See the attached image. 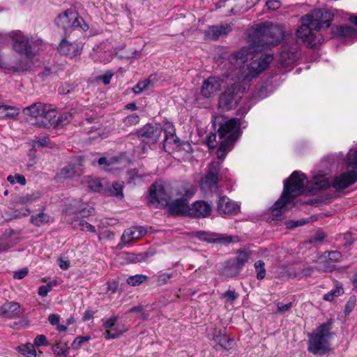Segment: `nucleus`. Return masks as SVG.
Listing matches in <instances>:
<instances>
[{
	"mask_svg": "<svg viewBox=\"0 0 357 357\" xmlns=\"http://www.w3.org/2000/svg\"><path fill=\"white\" fill-rule=\"evenodd\" d=\"M20 114V109L15 107L0 105V119L13 118Z\"/></svg>",
	"mask_w": 357,
	"mask_h": 357,
	"instance_id": "obj_32",
	"label": "nucleus"
},
{
	"mask_svg": "<svg viewBox=\"0 0 357 357\" xmlns=\"http://www.w3.org/2000/svg\"><path fill=\"white\" fill-rule=\"evenodd\" d=\"M231 31L228 24L220 26H211L207 31V37L211 40H217L220 36L227 35Z\"/></svg>",
	"mask_w": 357,
	"mask_h": 357,
	"instance_id": "obj_26",
	"label": "nucleus"
},
{
	"mask_svg": "<svg viewBox=\"0 0 357 357\" xmlns=\"http://www.w3.org/2000/svg\"><path fill=\"white\" fill-rule=\"evenodd\" d=\"M355 305H356V298L351 297L346 304L345 314H349L354 309Z\"/></svg>",
	"mask_w": 357,
	"mask_h": 357,
	"instance_id": "obj_58",
	"label": "nucleus"
},
{
	"mask_svg": "<svg viewBox=\"0 0 357 357\" xmlns=\"http://www.w3.org/2000/svg\"><path fill=\"white\" fill-rule=\"evenodd\" d=\"M238 126L236 119H232L220 126L218 135L221 141L217 151L219 159H223L227 153L231 150L234 142L238 137Z\"/></svg>",
	"mask_w": 357,
	"mask_h": 357,
	"instance_id": "obj_6",
	"label": "nucleus"
},
{
	"mask_svg": "<svg viewBox=\"0 0 357 357\" xmlns=\"http://www.w3.org/2000/svg\"><path fill=\"white\" fill-rule=\"evenodd\" d=\"M332 12L324 9H317L301 18V25L296 31L298 38L305 43L311 47H314L323 40L322 36L313 31H319L322 29L328 28L333 20Z\"/></svg>",
	"mask_w": 357,
	"mask_h": 357,
	"instance_id": "obj_3",
	"label": "nucleus"
},
{
	"mask_svg": "<svg viewBox=\"0 0 357 357\" xmlns=\"http://www.w3.org/2000/svg\"><path fill=\"white\" fill-rule=\"evenodd\" d=\"M73 119V115L70 112H63L56 119V121L53 123L54 127L65 126L70 123Z\"/></svg>",
	"mask_w": 357,
	"mask_h": 357,
	"instance_id": "obj_40",
	"label": "nucleus"
},
{
	"mask_svg": "<svg viewBox=\"0 0 357 357\" xmlns=\"http://www.w3.org/2000/svg\"><path fill=\"white\" fill-rule=\"evenodd\" d=\"M283 30L280 26L266 22L257 26L253 43L248 47L233 53L229 59L231 63H245L253 59L257 54L271 46L277 45L283 38Z\"/></svg>",
	"mask_w": 357,
	"mask_h": 357,
	"instance_id": "obj_2",
	"label": "nucleus"
},
{
	"mask_svg": "<svg viewBox=\"0 0 357 357\" xmlns=\"http://www.w3.org/2000/svg\"><path fill=\"white\" fill-rule=\"evenodd\" d=\"M152 82L150 78L144 79L142 82H138L133 88L132 91L135 94H139L145 90H148L149 89L150 85H151Z\"/></svg>",
	"mask_w": 357,
	"mask_h": 357,
	"instance_id": "obj_41",
	"label": "nucleus"
},
{
	"mask_svg": "<svg viewBox=\"0 0 357 357\" xmlns=\"http://www.w3.org/2000/svg\"><path fill=\"white\" fill-rule=\"evenodd\" d=\"M255 268L257 273V278L262 280L266 276L265 264L263 261L259 260L255 263Z\"/></svg>",
	"mask_w": 357,
	"mask_h": 357,
	"instance_id": "obj_43",
	"label": "nucleus"
},
{
	"mask_svg": "<svg viewBox=\"0 0 357 357\" xmlns=\"http://www.w3.org/2000/svg\"><path fill=\"white\" fill-rule=\"evenodd\" d=\"M20 306L17 303L8 302L0 307V314L8 319H15L21 314Z\"/></svg>",
	"mask_w": 357,
	"mask_h": 357,
	"instance_id": "obj_22",
	"label": "nucleus"
},
{
	"mask_svg": "<svg viewBox=\"0 0 357 357\" xmlns=\"http://www.w3.org/2000/svg\"><path fill=\"white\" fill-rule=\"evenodd\" d=\"M49 322L53 326H57L59 322V317L55 314H51L48 317Z\"/></svg>",
	"mask_w": 357,
	"mask_h": 357,
	"instance_id": "obj_62",
	"label": "nucleus"
},
{
	"mask_svg": "<svg viewBox=\"0 0 357 357\" xmlns=\"http://www.w3.org/2000/svg\"><path fill=\"white\" fill-rule=\"evenodd\" d=\"M82 182L83 184L94 192H99L102 188V185L98 179H93L91 176H84Z\"/></svg>",
	"mask_w": 357,
	"mask_h": 357,
	"instance_id": "obj_35",
	"label": "nucleus"
},
{
	"mask_svg": "<svg viewBox=\"0 0 357 357\" xmlns=\"http://www.w3.org/2000/svg\"><path fill=\"white\" fill-rule=\"evenodd\" d=\"M77 85L75 84H66L65 85L62 86L61 89V93H70L72 92H75L77 91Z\"/></svg>",
	"mask_w": 357,
	"mask_h": 357,
	"instance_id": "obj_54",
	"label": "nucleus"
},
{
	"mask_svg": "<svg viewBox=\"0 0 357 357\" xmlns=\"http://www.w3.org/2000/svg\"><path fill=\"white\" fill-rule=\"evenodd\" d=\"M195 192V187L189 183H182L176 189V195L189 199Z\"/></svg>",
	"mask_w": 357,
	"mask_h": 357,
	"instance_id": "obj_29",
	"label": "nucleus"
},
{
	"mask_svg": "<svg viewBox=\"0 0 357 357\" xmlns=\"http://www.w3.org/2000/svg\"><path fill=\"white\" fill-rule=\"evenodd\" d=\"M344 294V289L342 285L336 283L334 289L331 290L328 293L326 294L324 299L327 301H332L335 298L338 297Z\"/></svg>",
	"mask_w": 357,
	"mask_h": 357,
	"instance_id": "obj_37",
	"label": "nucleus"
},
{
	"mask_svg": "<svg viewBox=\"0 0 357 357\" xmlns=\"http://www.w3.org/2000/svg\"><path fill=\"white\" fill-rule=\"evenodd\" d=\"M144 234V230L141 227H132L126 229L121 238V243L117 245L119 249H122L126 244L139 239Z\"/></svg>",
	"mask_w": 357,
	"mask_h": 357,
	"instance_id": "obj_16",
	"label": "nucleus"
},
{
	"mask_svg": "<svg viewBox=\"0 0 357 357\" xmlns=\"http://www.w3.org/2000/svg\"><path fill=\"white\" fill-rule=\"evenodd\" d=\"M314 268L310 266L303 267H291L287 268L284 266L279 267L278 273L281 277H287L288 278H302L304 277H308L312 275Z\"/></svg>",
	"mask_w": 357,
	"mask_h": 357,
	"instance_id": "obj_12",
	"label": "nucleus"
},
{
	"mask_svg": "<svg viewBox=\"0 0 357 357\" xmlns=\"http://www.w3.org/2000/svg\"><path fill=\"white\" fill-rule=\"evenodd\" d=\"M212 207L211 204L204 201L194 202L189 211V215L197 218H206L211 214Z\"/></svg>",
	"mask_w": 357,
	"mask_h": 357,
	"instance_id": "obj_19",
	"label": "nucleus"
},
{
	"mask_svg": "<svg viewBox=\"0 0 357 357\" xmlns=\"http://www.w3.org/2000/svg\"><path fill=\"white\" fill-rule=\"evenodd\" d=\"M250 257V252L248 251H241L236 258V263L238 268H241L248 261Z\"/></svg>",
	"mask_w": 357,
	"mask_h": 357,
	"instance_id": "obj_46",
	"label": "nucleus"
},
{
	"mask_svg": "<svg viewBox=\"0 0 357 357\" xmlns=\"http://www.w3.org/2000/svg\"><path fill=\"white\" fill-rule=\"evenodd\" d=\"M305 220H300V221H293V220H289L286 222L287 228L288 229H292L298 226H301L305 224Z\"/></svg>",
	"mask_w": 357,
	"mask_h": 357,
	"instance_id": "obj_60",
	"label": "nucleus"
},
{
	"mask_svg": "<svg viewBox=\"0 0 357 357\" xmlns=\"http://www.w3.org/2000/svg\"><path fill=\"white\" fill-rule=\"evenodd\" d=\"M119 319L118 316H112V317L106 319H102L103 327L107 329L105 332V338L107 340L116 339L122 335V334L128 331L127 328H120L119 326H115L116 321Z\"/></svg>",
	"mask_w": 357,
	"mask_h": 357,
	"instance_id": "obj_14",
	"label": "nucleus"
},
{
	"mask_svg": "<svg viewBox=\"0 0 357 357\" xmlns=\"http://www.w3.org/2000/svg\"><path fill=\"white\" fill-rule=\"evenodd\" d=\"M56 284V282H51L45 285H42L38 287V294L41 296H45L52 290V287Z\"/></svg>",
	"mask_w": 357,
	"mask_h": 357,
	"instance_id": "obj_52",
	"label": "nucleus"
},
{
	"mask_svg": "<svg viewBox=\"0 0 357 357\" xmlns=\"http://www.w3.org/2000/svg\"><path fill=\"white\" fill-rule=\"evenodd\" d=\"M345 163L352 171L357 172V146L349 150L347 153Z\"/></svg>",
	"mask_w": 357,
	"mask_h": 357,
	"instance_id": "obj_33",
	"label": "nucleus"
},
{
	"mask_svg": "<svg viewBox=\"0 0 357 357\" xmlns=\"http://www.w3.org/2000/svg\"><path fill=\"white\" fill-rule=\"evenodd\" d=\"M112 77L113 73L112 72L107 71L104 75L98 76L97 77V80L102 81V83L106 85L109 84Z\"/></svg>",
	"mask_w": 357,
	"mask_h": 357,
	"instance_id": "obj_56",
	"label": "nucleus"
},
{
	"mask_svg": "<svg viewBox=\"0 0 357 357\" xmlns=\"http://www.w3.org/2000/svg\"><path fill=\"white\" fill-rule=\"evenodd\" d=\"M239 295L234 290H228L222 294V298L225 302L233 303L238 298Z\"/></svg>",
	"mask_w": 357,
	"mask_h": 357,
	"instance_id": "obj_47",
	"label": "nucleus"
},
{
	"mask_svg": "<svg viewBox=\"0 0 357 357\" xmlns=\"http://www.w3.org/2000/svg\"><path fill=\"white\" fill-rule=\"evenodd\" d=\"M27 273L28 271L26 268L16 271L14 273V278L18 280L22 279L27 275Z\"/></svg>",
	"mask_w": 357,
	"mask_h": 357,
	"instance_id": "obj_63",
	"label": "nucleus"
},
{
	"mask_svg": "<svg viewBox=\"0 0 357 357\" xmlns=\"http://www.w3.org/2000/svg\"><path fill=\"white\" fill-rule=\"evenodd\" d=\"M79 172L75 166L68 165L63 167L56 176V178L58 180L66 179L73 178L76 175H79Z\"/></svg>",
	"mask_w": 357,
	"mask_h": 357,
	"instance_id": "obj_30",
	"label": "nucleus"
},
{
	"mask_svg": "<svg viewBox=\"0 0 357 357\" xmlns=\"http://www.w3.org/2000/svg\"><path fill=\"white\" fill-rule=\"evenodd\" d=\"M59 266L60 268H61L62 270H67L70 266V263L67 260H65L63 259H59Z\"/></svg>",
	"mask_w": 357,
	"mask_h": 357,
	"instance_id": "obj_64",
	"label": "nucleus"
},
{
	"mask_svg": "<svg viewBox=\"0 0 357 357\" xmlns=\"http://www.w3.org/2000/svg\"><path fill=\"white\" fill-rule=\"evenodd\" d=\"M326 257L321 255L316 262V269L321 272H331L334 268V264Z\"/></svg>",
	"mask_w": 357,
	"mask_h": 357,
	"instance_id": "obj_31",
	"label": "nucleus"
},
{
	"mask_svg": "<svg viewBox=\"0 0 357 357\" xmlns=\"http://www.w3.org/2000/svg\"><path fill=\"white\" fill-rule=\"evenodd\" d=\"M18 350L22 355L27 357H36L37 355L34 345L31 343L19 346Z\"/></svg>",
	"mask_w": 357,
	"mask_h": 357,
	"instance_id": "obj_38",
	"label": "nucleus"
},
{
	"mask_svg": "<svg viewBox=\"0 0 357 357\" xmlns=\"http://www.w3.org/2000/svg\"><path fill=\"white\" fill-rule=\"evenodd\" d=\"M56 25L64 30L70 28H79L83 31L89 29V25L80 17L78 13L73 10L68 9L60 14L55 20Z\"/></svg>",
	"mask_w": 357,
	"mask_h": 357,
	"instance_id": "obj_9",
	"label": "nucleus"
},
{
	"mask_svg": "<svg viewBox=\"0 0 357 357\" xmlns=\"http://www.w3.org/2000/svg\"><path fill=\"white\" fill-rule=\"evenodd\" d=\"M41 117L45 119V121H42L43 127L54 126L53 123L56 121L55 109L50 105H46Z\"/></svg>",
	"mask_w": 357,
	"mask_h": 357,
	"instance_id": "obj_27",
	"label": "nucleus"
},
{
	"mask_svg": "<svg viewBox=\"0 0 357 357\" xmlns=\"http://www.w3.org/2000/svg\"><path fill=\"white\" fill-rule=\"evenodd\" d=\"M299 58L296 48L291 50L284 47L280 56V62L284 66H288L295 63Z\"/></svg>",
	"mask_w": 357,
	"mask_h": 357,
	"instance_id": "obj_24",
	"label": "nucleus"
},
{
	"mask_svg": "<svg viewBox=\"0 0 357 357\" xmlns=\"http://www.w3.org/2000/svg\"><path fill=\"white\" fill-rule=\"evenodd\" d=\"M357 181V172L349 171L341 174L340 176L335 177L333 182H331L328 178L323 177H315L313 181V186L311 190H320L332 185L337 190L345 189L349 185L354 184Z\"/></svg>",
	"mask_w": 357,
	"mask_h": 357,
	"instance_id": "obj_7",
	"label": "nucleus"
},
{
	"mask_svg": "<svg viewBox=\"0 0 357 357\" xmlns=\"http://www.w3.org/2000/svg\"><path fill=\"white\" fill-rule=\"evenodd\" d=\"M188 200L184 198H178L174 200L173 202L169 204V211L174 215H188L190 206L188 204Z\"/></svg>",
	"mask_w": 357,
	"mask_h": 357,
	"instance_id": "obj_21",
	"label": "nucleus"
},
{
	"mask_svg": "<svg viewBox=\"0 0 357 357\" xmlns=\"http://www.w3.org/2000/svg\"><path fill=\"white\" fill-rule=\"evenodd\" d=\"M323 255L326 257L335 266V264L340 262L342 259V254L338 251L325 252Z\"/></svg>",
	"mask_w": 357,
	"mask_h": 357,
	"instance_id": "obj_44",
	"label": "nucleus"
},
{
	"mask_svg": "<svg viewBox=\"0 0 357 357\" xmlns=\"http://www.w3.org/2000/svg\"><path fill=\"white\" fill-rule=\"evenodd\" d=\"M167 130L163 131L165 134V139L163 142L164 150L172 153L176 151L179 147V139L174 133V129L172 125L167 126Z\"/></svg>",
	"mask_w": 357,
	"mask_h": 357,
	"instance_id": "obj_15",
	"label": "nucleus"
},
{
	"mask_svg": "<svg viewBox=\"0 0 357 357\" xmlns=\"http://www.w3.org/2000/svg\"><path fill=\"white\" fill-rule=\"evenodd\" d=\"M147 276L142 274L130 276L127 279V283L131 286L135 287L141 284L147 280Z\"/></svg>",
	"mask_w": 357,
	"mask_h": 357,
	"instance_id": "obj_42",
	"label": "nucleus"
},
{
	"mask_svg": "<svg viewBox=\"0 0 357 357\" xmlns=\"http://www.w3.org/2000/svg\"><path fill=\"white\" fill-rule=\"evenodd\" d=\"M45 107L46 104L39 102L24 108L23 112L25 114L34 118L41 117Z\"/></svg>",
	"mask_w": 357,
	"mask_h": 357,
	"instance_id": "obj_28",
	"label": "nucleus"
},
{
	"mask_svg": "<svg viewBox=\"0 0 357 357\" xmlns=\"http://www.w3.org/2000/svg\"><path fill=\"white\" fill-rule=\"evenodd\" d=\"M157 277V282L159 286H162L168 283L169 280L173 277V273L159 272Z\"/></svg>",
	"mask_w": 357,
	"mask_h": 357,
	"instance_id": "obj_45",
	"label": "nucleus"
},
{
	"mask_svg": "<svg viewBox=\"0 0 357 357\" xmlns=\"http://www.w3.org/2000/svg\"><path fill=\"white\" fill-rule=\"evenodd\" d=\"M123 184L121 183H114L112 187L110 189V192L112 195L122 198L123 195Z\"/></svg>",
	"mask_w": 357,
	"mask_h": 357,
	"instance_id": "obj_49",
	"label": "nucleus"
},
{
	"mask_svg": "<svg viewBox=\"0 0 357 357\" xmlns=\"http://www.w3.org/2000/svg\"><path fill=\"white\" fill-rule=\"evenodd\" d=\"M213 340L218 343L222 348L225 349H229L234 345V340L232 339L227 338L224 335L220 333L218 335H215Z\"/></svg>",
	"mask_w": 357,
	"mask_h": 357,
	"instance_id": "obj_36",
	"label": "nucleus"
},
{
	"mask_svg": "<svg viewBox=\"0 0 357 357\" xmlns=\"http://www.w3.org/2000/svg\"><path fill=\"white\" fill-rule=\"evenodd\" d=\"M8 182L11 184H15V183H20L22 185H24L26 184V178L23 175L21 174H15V176L9 175L7 178Z\"/></svg>",
	"mask_w": 357,
	"mask_h": 357,
	"instance_id": "obj_50",
	"label": "nucleus"
},
{
	"mask_svg": "<svg viewBox=\"0 0 357 357\" xmlns=\"http://www.w3.org/2000/svg\"><path fill=\"white\" fill-rule=\"evenodd\" d=\"M171 197L162 184L155 183L151 185L149 190V200L151 203H158L167 206Z\"/></svg>",
	"mask_w": 357,
	"mask_h": 357,
	"instance_id": "obj_11",
	"label": "nucleus"
},
{
	"mask_svg": "<svg viewBox=\"0 0 357 357\" xmlns=\"http://www.w3.org/2000/svg\"><path fill=\"white\" fill-rule=\"evenodd\" d=\"M126 259L131 263H137L140 261L142 259L141 255H137L131 253H127L126 254Z\"/></svg>",
	"mask_w": 357,
	"mask_h": 357,
	"instance_id": "obj_59",
	"label": "nucleus"
},
{
	"mask_svg": "<svg viewBox=\"0 0 357 357\" xmlns=\"http://www.w3.org/2000/svg\"><path fill=\"white\" fill-rule=\"evenodd\" d=\"M217 207L220 213L226 215L235 214L239 210V206L226 196L220 197Z\"/></svg>",
	"mask_w": 357,
	"mask_h": 357,
	"instance_id": "obj_20",
	"label": "nucleus"
},
{
	"mask_svg": "<svg viewBox=\"0 0 357 357\" xmlns=\"http://www.w3.org/2000/svg\"><path fill=\"white\" fill-rule=\"evenodd\" d=\"M139 122V117L135 114H132L123 119V129L131 127L138 124Z\"/></svg>",
	"mask_w": 357,
	"mask_h": 357,
	"instance_id": "obj_39",
	"label": "nucleus"
},
{
	"mask_svg": "<svg viewBox=\"0 0 357 357\" xmlns=\"http://www.w3.org/2000/svg\"><path fill=\"white\" fill-rule=\"evenodd\" d=\"M115 52L109 43H103L93 49V58L96 61L100 63L110 62Z\"/></svg>",
	"mask_w": 357,
	"mask_h": 357,
	"instance_id": "obj_13",
	"label": "nucleus"
},
{
	"mask_svg": "<svg viewBox=\"0 0 357 357\" xmlns=\"http://www.w3.org/2000/svg\"><path fill=\"white\" fill-rule=\"evenodd\" d=\"M33 345L36 347L48 345L46 337L44 335H37L34 340Z\"/></svg>",
	"mask_w": 357,
	"mask_h": 357,
	"instance_id": "obj_55",
	"label": "nucleus"
},
{
	"mask_svg": "<svg viewBox=\"0 0 357 357\" xmlns=\"http://www.w3.org/2000/svg\"><path fill=\"white\" fill-rule=\"evenodd\" d=\"M334 36L339 38H353L357 36V29L349 25L337 26L332 29Z\"/></svg>",
	"mask_w": 357,
	"mask_h": 357,
	"instance_id": "obj_23",
	"label": "nucleus"
},
{
	"mask_svg": "<svg viewBox=\"0 0 357 357\" xmlns=\"http://www.w3.org/2000/svg\"><path fill=\"white\" fill-rule=\"evenodd\" d=\"M10 36L13 41L14 50L26 56L24 60L20 61L17 67V70L22 71L28 70L32 66L29 57L33 56L30 39L27 36L22 35L20 31H13L10 33Z\"/></svg>",
	"mask_w": 357,
	"mask_h": 357,
	"instance_id": "obj_8",
	"label": "nucleus"
},
{
	"mask_svg": "<svg viewBox=\"0 0 357 357\" xmlns=\"http://www.w3.org/2000/svg\"><path fill=\"white\" fill-rule=\"evenodd\" d=\"M273 60L271 54H263L258 59L252 61L249 65L231 63L229 59V72L227 75L233 83L220 98L219 107L225 110H229L236 106L248 83L264 70Z\"/></svg>",
	"mask_w": 357,
	"mask_h": 357,
	"instance_id": "obj_1",
	"label": "nucleus"
},
{
	"mask_svg": "<svg viewBox=\"0 0 357 357\" xmlns=\"http://www.w3.org/2000/svg\"><path fill=\"white\" fill-rule=\"evenodd\" d=\"M161 132V129L158 128H155L152 126L146 124L137 131V135L139 137H145L149 139V141L155 142Z\"/></svg>",
	"mask_w": 357,
	"mask_h": 357,
	"instance_id": "obj_25",
	"label": "nucleus"
},
{
	"mask_svg": "<svg viewBox=\"0 0 357 357\" xmlns=\"http://www.w3.org/2000/svg\"><path fill=\"white\" fill-rule=\"evenodd\" d=\"M75 227H78L82 231H89L91 233H96V228L93 225L88 223L84 220H80L78 223V227H77V225H75Z\"/></svg>",
	"mask_w": 357,
	"mask_h": 357,
	"instance_id": "obj_51",
	"label": "nucleus"
},
{
	"mask_svg": "<svg viewBox=\"0 0 357 357\" xmlns=\"http://www.w3.org/2000/svg\"><path fill=\"white\" fill-rule=\"evenodd\" d=\"M291 306H292V303L291 302H289L287 304H283L282 303H278L277 304L278 310L280 312H284L289 310L291 307Z\"/></svg>",
	"mask_w": 357,
	"mask_h": 357,
	"instance_id": "obj_61",
	"label": "nucleus"
},
{
	"mask_svg": "<svg viewBox=\"0 0 357 357\" xmlns=\"http://www.w3.org/2000/svg\"><path fill=\"white\" fill-rule=\"evenodd\" d=\"M50 218V215H48L47 213L40 212L38 214L31 215L30 218V221L33 225L37 227H40L45 223L49 222Z\"/></svg>",
	"mask_w": 357,
	"mask_h": 357,
	"instance_id": "obj_34",
	"label": "nucleus"
},
{
	"mask_svg": "<svg viewBox=\"0 0 357 357\" xmlns=\"http://www.w3.org/2000/svg\"><path fill=\"white\" fill-rule=\"evenodd\" d=\"M52 351L57 356H66L68 353V349L66 346L60 343H56L53 345Z\"/></svg>",
	"mask_w": 357,
	"mask_h": 357,
	"instance_id": "obj_48",
	"label": "nucleus"
},
{
	"mask_svg": "<svg viewBox=\"0 0 357 357\" xmlns=\"http://www.w3.org/2000/svg\"><path fill=\"white\" fill-rule=\"evenodd\" d=\"M90 340V337L89 336H85V337H82V336H79V337H77L75 340L73 341V342L72 343V347L75 349H78L81 347L82 343L84 342H86V341H89Z\"/></svg>",
	"mask_w": 357,
	"mask_h": 357,
	"instance_id": "obj_53",
	"label": "nucleus"
},
{
	"mask_svg": "<svg viewBox=\"0 0 357 357\" xmlns=\"http://www.w3.org/2000/svg\"><path fill=\"white\" fill-rule=\"evenodd\" d=\"M57 50L61 54L73 58L81 54L82 47L76 41L70 42L64 38L59 43Z\"/></svg>",
	"mask_w": 357,
	"mask_h": 357,
	"instance_id": "obj_17",
	"label": "nucleus"
},
{
	"mask_svg": "<svg viewBox=\"0 0 357 357\" xmlns=\"http://www.w3.org/2000/svg\"><path fill=\"white\" fill-rule=\"evenodd\" d=\"M307 178L297 171L294 172L289 179L284 183V190L280 198L270 208L273 219L282 216L288 204L305 191H307Z\"/></svg>",
	"mask_w": 357,
	"mask_h": 357,
	"instance_id": "obj_4",
	"label": "nucleus"
},
{
	"mask_svg": "<svg viewBox=\"0 0 357 357\" xmlns=\"http://www.w3.org/2000/svg\"><path fill=\"white\" fill-rule=\"evenodd\" d=\"M266 6L268 10H275L281 6V3L278 0H268L266 1Z\"/></svg>",
	"mask_w": 357,
	"mask_h": 357,
	"instance_id": "obj_57",
	"label": "nucleus"
},
{
	"mask_svg": "<svg viewBox=\"0 0 357 357\" xmlns=\"http://www.w3.org/2000/svg\"><path fill=\"white\" fill-rule=\"evenodd\" d=\"M221 89V79L215 77H210L203 82L201 93L205 98L213 96Z\"/></svg>",
	"mask_w": 357,
	"mask_h": 357,
	"instance_id": "obj_18",
	"label": "nucleus"
},
{
	"mask_svg": "<svg viewBox=\"0 0 357 357\" xmlns=\"http://www.w3.org/2000/svg\"><path fill=\"white\" fill-rule=\"evenodd\" d=\"M220 168L219 162L214 161L210 163L206 174L201 180V188L205 192L217 191Z\"/></svg>",
	"mask_w": 357,
	"mask_h": 357,
	"instance_id": "obj_10",
	"label": "nucleus"
},
{
	"mask_svg": "<svg viewBox=\"0 0 357 357\" xmlns=\"http://www.w3.org/2000/svg\"><path fill=\"white\" fill-rule=\"evenodd\" d=\"M331 323L328 321L321 324L310 335L308 351L313 354H324L330 350Z\"/></svg>",
	"mask_w": 357,
	"mask_h": 357,
	"instance_id": "obj_5",
	"label": "nucleus"
}]
</instances>
